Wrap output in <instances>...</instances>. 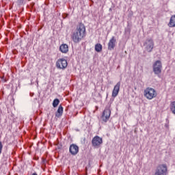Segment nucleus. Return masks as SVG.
I'll return each instance as SVG.
<instances>
[{"instance_id":"1","label":"nucleus","mask_w":175,"mask_h":175,"mask_svg":"<svg viewBox=\"0 0 175 175\" xmlns=\"http://www.w3.org/2000/svg\"><path fill=\"white\" fill-rule=\"evenodd\" d=\"M83 38H85V26L83 23H79L71 36V39L74 43H79Z\"/></svg>"},{"instance_id":"2","label":"nucleus","mask_w":175,"mask_h":175,"mask_svg":"<svg viewBox=\"0 0 175 175\" xmlns=\"http://www.w3.org/2000/svg\"><path fill=\"white\" fill-rule=\"evenodd\" d=\"M144 95L146 99H148V100H152V99H154L158 96V92L152 88H146L144 90Z\"/></svg>"},{"instance_id":"3","label":"nucleus","mask_w":175,"mask_h":175,"mask_svg":"<svg viewBox=\"0 0 175 175\" xmlns=\"http://www.w3.org/2000/svg\"><path fill=\"white\" fill-rule=\"evenodd\" d=\"M102 144H103V139H102V137L98 135L93 137L92 140V145L94 148H99Z\"/></svg>"},{"instance_id":"4","label":"nucleus","mask_w":175,"mask_h":175,"mask_svg":"<svg viewBox=\"0 0 175 175\" xmlns=\"http://www.w3.org/2000/svg\"><path fill=\"white\" fill-rule=\"evenodd\" d=\"M153 72L154 75H161L162 72V62L161 60H157L153 64Z\"/></svg>"},{"instance_id":"5","label":"nucleus","mask_w":175,"mask_h":175,"mask_svg":"<svg viewBox=\"0 0 175 175\" xmlns=\"http://www.w3.org/2000/svg\"><path fill=\"white\" fill-rule=\"evenodd\" d=\"M56 67L57 69H66L68 67V61L64 58H60L56 62Z\"/></svg>"},{"instance_id":"6","label":"nucleus","mask_w":175,"mask_h":175,"mask_svg":"<svg viewBox=\"0 0 175 175\" xmlns=\"http://www.w3.org/2000/svg\"><path fill=\"white\" fill-rule=\"evenodd\" d=\"M167 166L165 164L159 165L155 172L154 175H166Z\"/></svg>"},{"instance_id":"7","label":"nucleus","mask_w":175,"mask_h":175,"mask_svg":"<svg viewBox=\"0 0 175 175\" xmlns=\"http://www.w3.org/2000/svg\"><path fill=\"white\" fill-rule=\"evenodd\" d=\"M144 46H145V50L148 51V53H151L154 49V40L152 39L146 40L144 43Z\"/></svg>"},{"instance_id":"8","label":"nucleus","mask_w":175,"mask_h":175,"mask_svg":"<svg viewBox=\"0 0 175 175\" xmlns=\"http://www.w3.org/2000/svg\"><path fill=\"white\" fill-rule=\"evenodd\" d=\"M111 114V111H110V109L106 108L102 114L101 120L103 121V122H107L110 119V116Z\"/></svg>"},{"instance_id":"9","label":"nucleus","mask_w":175,"mask_h":175,"mask_svg":"<svg viewBox=\"0 0 175 175\" xmlns=\"http://www.w3.org/2000/svg\"><path fill=\"white\" fill-rule=\"evenodd\" d=\"M116 43L117 40L116 39V37L113 36L108 42V50H109V51H113L116 47Z\"/></svg>"},{"instance_id":"10","label":"nucleus","mask_w":175,"mask_h":175,"mask_svg":"<svg viewBox=\"0 0 175 175\" xmlns=\"http://www.w3.org/2000/svg\"><path fill=\"white\" fill-rule=\"evenodd\" d=\"M121 87V82L119 81L114 86L113 90L112 91V98H116L117 95H118V92H120V88Z\"/></svg>"},{"instance_id":"11","label":"nucleus","mask_w":175,"mask_h":175,"mask_svg":"<svg viewBox=\"0 0 175 175\" xmlns=\"http://www.w3.org/2000/svg\"><path fill=\"white\" fill-rule=\"evenodd\" d=\"M69 151L72 155H77L79 154V146L72 144L70 146Z\"/></svg>"},{"instance_id":"12","label":"nucleus","mask_w":175,"mask_h":175,"mask_svg":"<svg viewBox=\"0 0 175 175\" xmlns=\"http://www.w3.org/2000/svg\"><path fill=\"white\" fill-rule=\"evenodd\" d=\"M59 51L63 54H66L69 51V46L66 44H62L59 46Z\"/></svg>"},{"instance_id":"13","label":"nucleus","mask_w":175,"mask_h":175,"mask_svg":"<svg viewBox=\"0 0 175 175\" xmlns=\"http://www.w3.org/2000/svg\"><path fill=\"white\" fill-rule=\"evenodd\" d=\"M64 114V107L62 105H59L57 111L55 113V117H57V118H59Z\"/></svg>"},{"instance_id":"14","label":"nucleus","mask_w":175,"mask_h":175,"mask_svg":"<svg viewBox=\"0 0 175 175\" xmlns=\"http://www.w3.org/2000/svg\"><path fill=\"white\" fill-rule=\"evenodd\" d=\"M168 27L170 28H174L175 27V15H172L170 19V22L168 23Z\"/></svg>"},{"instance_id":"15","label":"nucleus","mask_w":175,"mask_h":175,"mask_svg":"<svg viewBox=\"0 0 175 175\" xmlns=\"http://www.w3.org/2000/svg\"><path fill=\"white\" fill-rule=\"evenodd\" d=\"M170 109L172 114L175 116V101L171 102Z\"/></svg>"},{"instance_id":"16","label":"nucleus","mask_w":175,"mask_h":175,"mask_svg":"<svg viewBox=\"0 0 175 175\" xmlns=\"http://www.w3.org/2000/svg\"><path fill=\"white\" fill-rule=\"evenodd\" d=\"M95 51H97V53H100V51H102V44H96L95 45Z\"/></svg>"},{"instance_id":"17","label":"nucleus","mask_w":175,"mask_h":175,"mask_svg":"<svg viewBox=\"0 0 175 175\" xmlns=\"http://www.w3.org/2000/svg\"><path fill=\"white\" fill-rule=\"evenodd\" d=\"M58 105H59V99L55 98V100H53V107H57L58 106Z\"/></svg>"},{"instance_id":"18","label":"nucleus","mask_w":175,"mask_h":175,"mask_svg":"<svg viewBox=\"0 0 175 175\" xmlns=\"http://www.w3.org/2000/svg\"><path fill=\"white\" fill-rule=\"evenodd\" d=\"M26 2V0H17V3L19 5H24Z\"/></svg>"},{"instance_id":"19","label":"nucleus","mask_w":175,"mask_h":175,"mask_svg":"<svg viewBox=\"0 0 175 175\" xmlns=\"http://www.w3.org/2000/svg\"><path fill=\"white\" fill-rule=\"evenodd\" d=\"M3 148V145L2 144V142H0V155L2 154V150Z\"/></svg>"},{"instance_id":"20","label":"nucleus","mask_w":175,"mask_h":175,"mask_svg":"<svg viewBox=\"0 0 175 175\" xmlns=\"http://www.w3.org/2000/svg\"><path fill=\"white\" fill-rule=\"evenodd\" d=\"M31 175H38V174H36V172H34Z\"/></svg>"},{"instance_id":"21","label":"nucleus","mask_w":175,"mask_h":175,"mask_svg":"<svg viewBox=\"0 0 175 175\" xmlns=\"http://www.w3.org/2000/svg\"><path fill=\"white\" fill-rule=\"evenodd\" d=\"M38 81H37V84H38Z\"/></svg>"},{"instance_id":"22","label":"nucleus","mask_w":175,"mask_h":175,"mask_svg":"<svg viewBox=\"0 0 175 175\" xmlns=\"http://www.w3.org/2000/svg\"><path fill=\"white\" fill-rule=\"evenodd\" d=\"M28 1H31V0H28Z\"/></svg>"}]
</instances>
